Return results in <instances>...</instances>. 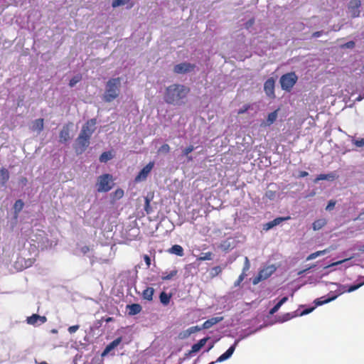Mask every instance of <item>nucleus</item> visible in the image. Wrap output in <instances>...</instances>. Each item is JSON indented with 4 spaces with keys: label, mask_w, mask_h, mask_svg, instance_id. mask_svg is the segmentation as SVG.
Segmentation results:
<instances>
[{
    "label": "nucleus",
    "mask_w": 364,
    "mask_h": 364,
    "mask_svg": "<svg viewBox=\"0 0 364 364\" xmlns=\"http://www.w3.org/2000/svg\"><path fill=\"white\" fill-rule=\"evenodd\" d=\"M250 108V105H244L241 109H240L237 112L238 114H242L246 112Z\"/></svg>",
    "instance_id": "obj_49"
},
{
    "label": "nucleus",
    "mask_w": 364,
    "mask_h": 364,
    "mask_svg": "<svg viewBox=\"0 0 364 364\" xmlns=\"http://www.w3.org/2000/svg\"><path fill=\"white\" fill-rule=\"evenodd\" d=\"M44 120L43 118L36 119L32 124L31 129L41 132L43 129Z\"/></svg>",
    "instance_id": "obj_21"
},
{
    "label": "nucleus",
    "mask_w": 364,
    "mask_h": 364,
    "mask_svg": "<svg viewBox=\"0 0 364 364\" xmlns=\"http://www.w3.org/2000/svg\"><path fill=\"white\" fill-rule=\"evenodd\" d=\"M347 259H343V260H341V261H338V262H333L331 266H336V265H338V264H342L344 262H346Z\"/></svg>",
    "instance_id": "obj_62"
},
{
    "label": "nucleus",
    "mask_w": 364,
    "mask_h": 364,
    "mask_svg": "<svg viewBox=\"0 0 364 364\" xmlns=\"http://www.w3.org/2000/svg\"><path fill=\"white\" fill-rule=\"evenodd\" d=\"M361 6L360 0H350L348 4V11L351 18H358L360 16Z\"/></svg>",
    "instance_id": "obj_6"
},
{
    "label": "nucleus",
    "mask_w": 364,
    "mask_h": 364,
    "mask_svg": "<svg viewBox=\"0 0 364 364\" xmlns=\"http://www.w3.org/2000/svg\"><path fill=\"white\" fill-rule=\"evenodd\" d=\"M171 296V294H167L165 291H162L159 295L161 303L164 306L168 305L170 302Z\"/></svg>",
    "instance_id": "obj_26"
},
{
    "label": "nucleus",
    "mask_w": 364,
    "mask_h": 364,
    "mask_svg": "<svg viewBox=\"0 0 364 364\" xmlns=\"http://www.w3.org/2000/svg\"><path fill=\"white\" fill-rule=\"evenodd\" d=\"M308 175H309V173L307 171H302L299 172V177L304 178V177L307 176Z\"/></svg>",
    "instance_id": "obj_60"
},
{
    "label": "nucleus",
    "mask_w": 364,
    "mask_h": 364,
    "mask_svg": "<svg viewBox=\"0 0 364 364\" xmlns=\"http://www.w3.org/2000/svg\"><path fill=\"white\" fill-rule=\"evenodd\" d=\"M47 318L44 316H39L38 314H33L31 316L27 317L26 321L28 324L31 325H40L46 323Z\"/></svg>",
    "instance_id": "obj_13"
},
{
    "label": "nucleus",
    "mask_w": 364,
    "mask_h": 364,
    "mask_svg": "<svg viewBox=\"0 0 364 364\" xmlns=\"http://www.w3.org/2000/svg\"><path fill=\"white\" fill-rule=\"evenodd\" d=\"M337 296H338L337 295H335V296H333L327 298V299H325L324 296H322L321 298L316 299L314 301V303L316 306H321V305L327 304L331 301H333L334 299H336L337 298Z\"/></svg>",
    "instance_id": "obj_25"
},
{
    "label": "nucleus",
    "mask_w": 364,
    "mask_h": 364,
    "mask_svg": "<svg viewBox=\"0 0 364 364\" xmlns=\"http://www.w3.org/2000/svg\"><path fill=\"white\" fill-rule=\"evenodd\" d=\"M276 270V268L274 266H268L265 268L261 269L259 273L262 274V278L267 279L269 278Z\"/></svg>",
    "instance_id": "obj_18"
},
{
    "label": "nucleus",
    "mask_w": 364,
    "mask_h": 364,
    "mask_svg": "<svg viewBox=\"0 0 364 364\" xmlns=\"http://www.w3.org/2000/svg\"><path fill=\"white\" fill-rule=\"evenodd\" d=\"M327 224V220L325 218H319L316 220L312 223V228L314 230H319Z\"/></svg>",
    "instance_id": "obj_20"
},
{
    "label": "nucleus",
    "mask_w": 364,
    "mask_h": 364,
    "mask_svg": "<svg viewBox=\"0 0 364 364\" xmlns=\"http://www.w3.org/2000/svg\"><path fill=\"white\" fill-rule=\"evenodd\" d=\"M81 252L82 254L85 255L90 251V247L87 245H85L81 247Z\"/></svg>",
    "instance_id": "obj_58"
},
{
    "label": "nucleus",
    "mask_w": 364,
    "mask_h": 364,
    "mask_svg": "<svg viewBox=\"0 0 364 364\" xmlns=\"http://www.w3.org/2000/svg\"><path fill=\"white\" fill-rule=\"evenodd\" d=\"M81 80L80 75L74 76L69 82L70 87H74L78 82Z\"/></svg>",
    "instance_id": "obj_39"
},
{
    "label": "nucleus",
    "mask_w": 364,
    "mask_h": 364,
    "mask_svg": "<svg viewBox=\"0 0 364 364\" xmlns=\"http://www.w3.org/2000/svg\"><path fill=\"white\" fill-rule=\"evenodd\" d=\"M130 0H112V6L116 8L122 5H124L127 2Z\"/></svg>",
    "instance_id": "obj_36"
},
{
    "label": "nucleus",
    "mask_w": 364,
    "mask_h": 364,
    "mask_svg": "<svg viewBox=\"0 0 364 364\" xmlns=\"http://www.w3.org/2000/svg\"><path fill=\"white\" fill-rule=\"evenodd\" d=\"M114 321V318L112 317H107L106 319H105V321L107 323H109V322H111V321Z\"/></svg>",
    "instance_id": "obj_64"
},
{
    "label": "nucleus",
    "mask_w": 364,
    "mask_h": 364,
    "mask_svg": "<svg viewBox=\"0 0 364 364\" xmlns=\"http://www.w3.org/2000/svg\"><path fill=\"white\" fill-rule=\"evenodd\" d=\"M79 328V326L78 325H75V326H70L68 328V332L70 333H75Z\"/></svg>",
    "instance_id": "obj_52"
},
{
    "label": "nucleus",
    "mask_w": 364,
    "mask_h": 364,
    "mask_svg": "<svg viewBox=\"0 0 364 364\" xmlns=\"http://www.w3.org/2000/svg\"><path fill=\"white\" fill-rule=\"evenodd\" d=\"M336 175L334 173H330L328 174H319L314 180V182L317 183L318 181L323 180L333 181L334 179H336Z\"/></svg>",
    "instance_id": "obj_22"
},
{
    "label": "nucleus",
    "mask_w": 364,
    "mask_h": 364,
    "mask_svg": "<svg viewBox=\"0 0 364 364\" xmlns=\"http://www.w3.org/2000/svg\"><path fill=\"white\" fill-rule=\"evenodd\" d=\"M355 46V43L353 41H349L346 43V46L349 48H353Z\"/></svg>",
    "instance_id": "obj_61"
},
{
    "label": "nucleus",
    "mask_w": 364,
    "mask_h": 364,
    "mask_svg": "<svg viewBox=\"0 0 364 364\" xmlns=\"http://www.w3.org/2000/svg\"><path fill=\"white\" fill-rule=\"evenodd\" d=\"M274 85L275 80L273 77L268 78L264 84V90L265 93L271 98L275 97Z\"/></svg>",
    "instance_id": "obj_11"
},
{
    "label": "nucleus",
    "mask_w": 364,
    "mask_h": 364,
    "mask_svg": "<svg viewBox=\"0 0 364 364\" xmlns=\"http://www.w3.org/2000/svg\"><path fill=\"white\" fill-rule=\"evenodd\" d=\"M210 338L205 337L200 339L197 343L192 346L191 350L186 354V356L191 355L192 353L198 352L206 343Z\"/></svg>",
    "instance_id": "obj_14"
},
{
    "label": "nucleus",
    "mask_w": 364,
    "mask_h": 364,
    "mask_svg": "<svg viewBox=\"0 0 364 364\" xmlns=\"http://www.w3.org/2000/svg\"><path fill=\"white\" fill-rule=\"evenodd\" d=\"M246 276H247L246 273L242 272V274L238 277L237 279L235 282L234 286L235 287L240 286Z\"/></svg>",
    "instance_id": "obj_41"
},
{
    "label": "nucleus",
    "mask_w": 364,
    "mask_h": 364,
    "mask_svg": "<svg viewBox=\"0 0 364 364\" xmlns=\"http://www.w3.org/2000/svg\"><path fill=\"white\" fill-rule=\"evenodd\" d=\"M60 141L65 143L70 140V127L68 124H65L63 127L59 134Z\"/></svg>",
    "instance_id": "obj_15"
},
{
    "label": "nucleus",
    "mask_w": 364,
    "mask_h": 364,
    "mask_svg": "<svg viewBox=\"0 0 364 364\" xmlns=\"http://www.w3.org/2000/svg\"><path fill=\"white\" fill-rule=\"evenodd\" d=\"M287 300V296L283 297L273 308L270 309L269 314L273 315L275 313H277L279 308L282 306V305L284 304Z\"/></svg>",
    "instance_id": "obj_28"
},
{
    "label": "nucleus",
    "mask_w": 364,
    "mask_h": 364,
    "mask_svg": "<svg viewBox=\"0 0 364 364\" xmlns=\"http://www.w3.org/2000/svg\"><path fill=\"white\" fill-rule=\"evenodd\" d=\"M326 252H327V250L316 251L314 253L310 254L307 257L306 260L309 261V260L314 259L319 256L323 255L324 254L326 253Z\"/></svg>",
    "instance_id": "obj_31"
},
{
    "label": "nucleus",
    "mask_w": 364,
    "mask_h": 364,
    "mask_svg": "<svg viewBox=\"0 0 364 364\" xmlns=\"http://www.w3.org/2000/svg\"><path fill=\"white\" fill-rule=\"evenodd\" d=\"M144 259L147 267H149L151 265V259H150L149 256L147 255H145L144 256Z\"/></svg>",
    "instance_id": "obj_56"
},
{
    "label": "nucleus",
    "mask_w": 364,
    "mask_h": 364,
    "mask_svg": "<svg viewBox=\"0 0 364 364\" xmlns=\"http://www.w3.org/2000/svg\"><path fill=\"white\" fill-rule=\"evenodd\" d=\"M296 315H293L290 313H287L286 314L284 315V321H288L292 318H294Z\"/></svg>",
    "instance_id": "obj_55"
},
{
    "label": "nucleus",
    "mask_w": 364,
    "mask_h": 364,
    "mask_svg": "<svg viewBox=\"0 0 364 364\" xmlns=\"http://www.w3.org/2000/svg\"><path fill=\"white\" fill-rule=\"evenodd\" d=\"M178 274V270L176 269H174L171 270L169 273L168 272H164L161 276V279L166 281V280H171L174 277H176Z\"/></svg>",
    "instance_id": "obj_29"
},
{
    "label": "nucleus",
    "mask_w": 364,
    "mask_h": 364,
    "mask_svg": "<svg viewBox=\"0 0 364 364\" xmlns=\"http://www.w3.org/2000/svg\"><path fill=\"white\" fill-rule=\"evenodd\" d=\"M353 144L357 147L364 146V138L355 140Z\"/></svg>",
    "instance_id": "obj_45"
},
{
    "label": "nucleus",
    "mask_w": 364,
    "mask_h": 364,
    "mask_svg": "<svg viewBox=\"0 0 364 364\" xmlns=\"http://www.w3.org/2000/svg\"><path fill=\"white\" fill-rule=\"evenodd\" d=\"M363 284H364V282L359 283L358 284L350 285L348 287H347L346 286H342L341 287L342 293H344V292L350 293V292L354 291L357 290L358 289H359L360 287H362Z\"/></svg>",
    "instance_id": "obj_27"
},
{
    "label": "nucleus",
    "mask_w": 364,
    "mask_h": 364,
    "mask_svg": "<svg viewBox=\"0 0 364 364\" xmlns=\"http://www.w3.org/2000/svg\"><path fill=\"white\" fill-rule=\"evenodd\" d=\"M222 272V269L219 266L214 267L212 268L211 274L213 277L217 276Z\"/></svg>",
    "instance_id": "obj_42"
},
{
    "label": "nucleus",
    "mask_w": 364,
    "mask_h": 364,
    "mask_svg": "<svg viewBox=\"0 0 364 364\" xmlns=\"http://www.w3.org/2000/svg\"><path fill=\"white\" fill-rule=\"evenodd\" d=\"M314 309V307H312V308H309V309H306L304 310V311L300 314V316H303V315L308 314L311 313Z\"/></svg>",
    "instance_id": "obj_57"
},
{
    "label": "nucleus",
    "mask_w": 364,
    "mask_h": 364,
    "mask_svg": "<svg viewBox=\"0 0 364 364\" xmlns=\"http://www.w3.org/2000/svg\"><path fill=\"white\" fill-rule=\"evenodd\" d=\"M323 31H316L312 33V37L313 38H318L323 35Z\"/></svg>",
    "instance_id": "obj_59"
},
{
    "label": "nucleus",
    "mask_w": 364,
    "mask_h": 364,
    "mask_svg": "<svg viewBox=\"0 0 364 364\" xmlns=\"http://www.w3.org/2000/svg\"><path fill=\"white\" fill-rule=\"evenodd\" d=\"M255 23V19L254 18H251L250 20H248L246 23H245V28H250L251 26H253V24Z\"/></svg>",
    "instance_id": "obj_54"
},
{
    "label": "nucleus",
    "mask_w": 364,
    "mask_h": 364,
    "mask_svg": "<svg viewBox=\"0 0 364 364\" xmlns=\"http://www.w3.org/2000/svg\"><path fill=\"white\" fill-rule=\"evenodd\" d=\"M154 289L152 287H146L142 292V297L147 301H152Z\"/></svg>",
    "instance_id": "obj_23"
},
{
    "label": "nucleus",
    "mask_w": 364,
    "mask_h": 364,
    "mask_svg": "<svg viewBox=\"0 0 364 364\" xmlns=\"http://www.w3.org/2000/svg\"><path fill=\"white\" fill-rule=\"evenodd\" d=\"M23 206L24 203L23 200L21 199L17 200L14 205V213L16 215L18 214L22 210Z\"/></svg>",
    "instance_id": "obj_30"
},
{
    "label": "nucleus",
    "mask_w": 364,
    "mask_h": 364,
    "mask_svg": "<svg viewBox=\"0 0 364 364\" xmlns=\"http://www.w3.org/2000/svg\"><path fill=\"white\" fill-rule=\"evenodd\" d=\"M195 149L193 145H190L183 150V154L187 156L188 161H192L193 158L191 156H188Z\"/></svg>",
    "instance_id": "obj_34"
},
{
    "label": "nucleus",
    "mask_w": 364,
    "mask_h": 364,
    "mask_svg": "<svg viewBox=\"0 0 364 364\" xmlns=\"http://www.w3.org/2000/svg\"><path fill=\"white\" fill-rule=\"evenodd\" d=\"M90 137L80 133L74 144V149L77 155L82 154L90 145Z\"/></svg>",
    "instance_id": "obj_5"
},
{
    "label": "nucleus",
    "mask_w": 364,
    "mask_h": 364,
    "mask_svg": "<svg viewBox=\"0 0 364 364\" xmlns=\"http://www.w3.org/2000/svg\"><path fill=\"white\" fill-rule=\"evenodd\" d=\"M9 179V172L6 168H0V184L5 186Z\"/></svg>",
    "instance_id": "obj_19"
},
{
    "label": "nucleus",
    "mask_w": 364,
    "mask_h": 364,
    "mask_svg": "<svg viewBox=\"0 0 364 364\" xmlns=\"http://www.w3.org/2000/svg\"><path fill=\"white\" fill-rule=\"evenodd\" d=\"M96 123V119H91L87 120L86 123L82 126L80 134L91 138L92 134L95 130Z\"/></svg>",
    "instance_id": "obj_7"
},
{
    "label": "nucleus",
    "mask_w": 364,
    "mask_h": 364,
    "mask_svg": "<svg viewBox=\"0 0 364 364\" xmlns=\"http://www.w3.org/2000/svg\"><path fill=\"white\" fill-rule=\"evenodd\" d=\"M114 349V347L109 343L105 348L102 355H105L108 354L111 350Z\"/></svg>",
    "instance_id": "obj_51"
},
{
    "label": "nucleus",
    "mask_w": 364,
    "mask_h": 364,
    "mask_svg": "<svg viewBox=\"0 0 364 364\" xmlns=\"http://www.w3.org/2000/svg\"><path fill=\"white\" fill-rule=\"evenodd\" d=\"M274 227V225H273V223L272 221H269L264 225L263 229L264 230H269Z\"/></svg>",
    "instance_id": "obj_53"
},
{
    "label": "nucleus",
    "mask_w": 364,
    "mask_h": 364,
    "mask_svg": "<svg viewBox=\"0 0 364 364\" xmlns=\"http://www.w3.org/2000/svg\"><path fill=\"white\" fill-rule=\"evenodd\" d=\"M170 151V146L168 144H163L159 149L160 152L168 153Z\"/></svg>",
    "instance_id": "obj_44"
},
{
    "label": "nucleus",
    "mask_w": 364,
    "mask_h": 364,
    "mask_svg": "<svg viewBox=\"0 0 364 364\" xmlns=\"http://www.w3.org/2000/svg\"><path fill=\"white\" fill-rule=\"evenodd\" d=\"M238 341H235L234 344L231 346L223 354L219 356L215 361L210 362L209 364H215V363H221L229 359L233 354Z\"/></svg>",
    "instance_id": "obj_12"
},
{
    "label": "nucleus",
    "mask_w": 364,
    "mask_h": 364,
    "mask_svg": "<svg viewBox=\"0 0 364 364\" xmlns=\"http://www.w3.org/2000/svg\"><path fill=\"white\" fill-rule=\"evenodd\" d=\"M124 196V191L121 188H117L114 193H113V197L116 200H119L122 198Z\"/></svg>",
    "instance_id": "obj_37"
},
{
    "label": "nucleus",
    "mask_w": 364,
    "mask_h": 364,
    "mask_svg": "<svg viewBox=\"0 0 364 364\" xmlns=\"http://www.w3.org/2000/svg\"><path fill=\"white\" fill-rule=\"evenodd\" d=\"M168 252L182 257L183 255V249L179 245H174L168 250Z\"/></svg>",
    "instance_id": "obj_24"
},
{
    "label": "nucleus",
    "mask_w": 364,
    "mask_h": 364,
    "mask_svg": "<svg viewBox=\"0 0 364 364\" xmlns=\"http://www.w3.org/2000/svg\"><path fill=\"white\" fill-rule=\"evenodd\" d=\"M265 196L270 200H273L276 196V192L274 191L268 190L265 193Z\"/></svg>",
    "instance_id": "obj_43"
},
{
    "label": "nucleus",
    "mask_w": 364,
    "mask_h": 364,
    "mask_svg": "<svg viewBox=\"0 0 364 364\" xmlns=\"http://www.w3.org/2000/svg\"><path fill=\"white\" fill-rule=\"evenodd\" d=\"M154 166V162L150 161L147 164L135 177L136 182L145 181Z\"/></svg>",
    "instance_id": "obj_9"
},
{
    "label": "nucleus",
    "mask_w": 364,
    "mask_h": 364,
    "mask_svg": "<svg viewBox=\"0 0 364 364\" xmlns=\"http://www.w3.org/2000/svg\"><path fill=\"white\" fill-rule=\"evenodd\" d=\"M223 319V317H213L211 318H209L206 320L203 323V328L204 329H208L211 328L213 326L217 324L218 323L220 322Z\"/></svg>",
    "instance_id": "obj_16"
},
{
    "label": "nucleus",
    "mask_w": 364,
    "mask_h": 364,
    "mask_svg": "<svg viewBox=\"0 0 364 364\" xmlns=\"http://www.w3.org/2000/svg\"><path fill=\"white\" fill-rule=\"evenodd\" d=\"M290 218V217H279V218H277L275 219H274L273 220H272V222L273 223V225L276 226V225H279L282 221H284V220H289Z\"/></svg>",
    "instance_id": "obj_40"
},
{
    "label": "nucleus",
    "mask_w": 364,
    "mask_h": 364,
    "mask_svg": "<svg viewBox=\"0 0 364 364\" xmlns=\"http://www.w3.org/2000/svg\"><path fill=\"white\" fill-rule=\"evenodd\" d=\"M122 342V337H119L116 339H114L113 341H112L110 343L111 346L115 348L119 343Z\"/></svg>",
    "instance_id": "obj_50"
},
{
    "label": "nucleus",
    "mask_w": 364,
    "mask_h": 364,
    "mask_svg": "<svg viewBox=\"0 0 364 364\" xmlns=\"http://www.w3.org/2000/svg\"><path fill=\"white\" fill-rule=\"evenodd\" d=\"M315 266H316V265H313L312 267H309V268H308V269H304V270H302V271L299 272V274L300 275V274H303V273L306 272L308 269H311V268H312V267H314Z\"/></svg>",
    "instance_id": "obj_63"
},
{
    "label": "nucleus",
    "mask_w": 364,
    "mask_h": 364,
    "mask_svg": "<svg viewBox=\"0 0 364 364\" xmlns=\"http://www.w3.org/2000/svg\"><path fill=\"white\" fill-rule=\"evenodd\" d=\"M121 80L119 77L111 78L106 85V90L103 99L107 102H110L115 100L119 94V87Z\"/></svg>",
    "instance_id": "obj_2"
},
{
    "label": "nucleus",
    "mask_w": 364,
    "mask_h": 364,
    "mask_svg": "<svg viewBox=\"0 0 364 364\" xmlns=\"http://www.w3.org/2000/svg\"><path fill=\"white\" fill-rule=\"evenodd\" d=\"M190 89L184 85L173 84L168 86L164 95V100L171 105H181V100L186 97Z\"/></svg>",
    "instance_id": "obj_1"
},
{
    "label": "nucleus",
    "mask_w": 364,
    "mask_h": 364,
    "mask_svg": "<svg viewBox=\"0 0 364 364\" xmlns=\"http://www.w3.org/2000/svg\"><path fill=\"white\" fill-rule=\"evenodd\" d=\"M335 205H336V201L335 200H331L327 206L326 207V210H331L334 208L335 207Z\"/></svg>",
    "instance_id": "obj_48"
},
{
    "label": "nucleus",
    "mask_w": 364,
    "mask_h": 364,
    "mask_svg": "<svg viewBox=\"0 0 364 364\" xmlns=\"http://www.w3.org/2000/svg\"><path fill=\"white\" fill-rule=\"evenodd\" d=\"M298 77L295 73L291 72L284 74L280 77V84L282 90L289 92L296 83Z\"/></svg>",
    "instance_id": "obj_3"
},
{
    "label": "nucleus",
    "mask_w": 364,
    "mask_h": 364,
    "mask_svg": "<svg viewBox=\"0 0 364 364\" xmlns=\"http://www.w3.org/2000/svg\"><path fill=\"white\" fill-rule=\"evenodd\" d=\"M213 253L211 252H207L201 254L199 257V260H210L212 259Z\"/></svg>",
    "instance_id": "obj_38"
},
{
    "label": "nucleus",
    "mask_w": 364,
    "mask_h": 364,
    "mask_svg": "<svg viewBox=\"0 0 364 364\" xmlns=\"http://www.w3.org/2000/svg\"><path fill=\"white\" fill-rule=\"evenodd\" d=\"M277 117V110H275V111L269 113L268 114L267 119V124L270 125V124H273L276 121Z\"/></svg>",
    "instance_id": "obj_33"
},
{
    "label": "nucleus",
    "mask_w": 364,
    "mask_h": 364,
    "mask_svg": "<svg viewBox=\"0 0 364 364\" xmlns=\"http://www.w3.org/2000/svg\"><path fill=\"white\" fill-rule=\"evenodd\" d=\"M112 154L109 151L103 152L100 156V161L102 163H106L109 160L112 159Z\"/></svg>",
    "instance_id": "obj_35"
},
{
    "label": "nucleus",
    "mask_w": 364,
    "mask_h": 364,
    "mask_svg": "<svg viewBox=\"0 0 364 364\" xmlns=\"http://www.w3.org/2000/svg\"><path fill=\"white\" fill-rule=\"evenodd\" d=\"M112 176L109 173H105L98 178L97 191L108 192L112 188Z\"/></svg>",
    "instance_id": "obj_4"
},
{
    "label": "nucleus",
    "mask_w": 364,
    "mask_h": 364,
    "mask_svg": "<svg viewBox=\"0 0 364 364\" xmlns=\"http://www.w3.org/2000/svg\"><path fill=\"white\" fill-rule=\"evenodd\" d=\"M96 123V119H91L87 120L86 123L82 126L80 134L91 138L92 134L95 130Z\"/></svg>",
    "instance_id": "obj_8"
},
{
    "label": "nucleus",
    "mask_w": 364,
    "mask_h": 364,
    "mask_svg": "<svg viewBox=\"0 0 364 364\" xmlns=\"http://www.w3.org/2000/svg\"><path fill=\"white\" fill-rule=\"evenodd\" d=\"M262 280H264V279L262 278V274L258 273V274L253 279L252 284L256 285Z\"/></svg>",
    "instance_id": "obj_46"
},
{
    "label": "nucleus",
    "mask_w": 364,
    "mask_h": 364,
    "mask_svg": "<svg viewBox=\"0 0 364 364\" xmlns=\"http://www.w3.org/2000/svg\"><path fill=\"white\" fill-rule=\"evenodd\" d=\"M250 267L249 259L245 257V265L242 269V272L246 273L247 270H249Z\"/></svg>",
    "instance_id": "obj_47"
},
{
    "label": "nucleus",
    "mask_w": 364,
    "mask_h": 364,
    "mask_svg": "<svg viewBox=\"0 0 364 364\" xmlns=\"http://www.w3.org/2000/svg\"><path fill=\"white\" fill-rule=\"evenodd\" d=\"M127 309H128V314L130 316H134L139 314L141 310V306L139 304H132L127 306Z\"/></svg>",
    "instance_id": "obj_17"
},
{
    "label": "nucleus",
    "mask_w": 364,
    "mask_h": 364,
    "mask_svg": "<svg viewBox=\"0 0 364 364\" xmlns=\"http://www.w3.org/2000/svg\"><path fill=\"white\" fill-rule=\"evenodd\" d=\"M152 199L151 198H149V196H146L144 198V210L146 212L147 214H149L152 212L151 207L150 205L151 200Z\"/></svg>",
    "instance_id": "obj_32"
},
{
    "label": "nucleus",
    "mask_w": 364,
    "mask_h": 364,
    "mask_svg": "<svg viewBox=\"0 0 364 364\" xmlns=\"http://www.w3.org/2000/svg\"><path fill=\"white\" fill-rule=\"evenodd\" d=\"M196 65L190 63H182L177 64L173 68V72L177 74H184L194 70Z\"/></svg>",
    "instance_id": "obj_10"
}]
</instances>
